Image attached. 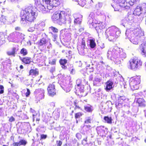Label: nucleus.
<instances>
[{
	"label": "nucleus",
	"instance_id": "37998d69",
	"mask_svg": "<svg viewBox=\"0 0 146 146\" xmlns=\"http://www.w3.org/2000/svg\"><path fill=\"white\" fill-rule=\"evenodd\" d=\"M126 99V98L125 96H120L118 98V101L120 103L123 104Z\"/></svg>",
	"mask_w": 146,
	"mask_h": 146
},
{
	"label": "nucleus",
	"instance_id": "423d86ee",
	"mask_svg": "<svg viewBox=\"0 0 146 146\" xmlns=\"http://www.w3.org/2000/svg\"><path fill=\"white\" fill-rule=\"evenodd\" d=\"M58 77L59 78V80L58 84L66 92H69L72 87V82L66 80L64 78V76L61 74L58 75Z\"/></svg>",
	"mask_w": 146,
	"mask_h": 146
},
{
	"label": "nucleus",
	"instance_id": "c9c22d12",
	"mask_svg": "<svg viewBox=\"0 0 146 146\" xmlns=\"http://www.w3.org/2000/svg\"><path fill=\"white\" fill-rule=\"evenodd\" d=\"M68 69L70 71V73L72 74H74L75 73V70L74 68L73 65L72 64H68Z\"/></svg>",
	"mask_w": 146,
	"mask_h": 146
},
{
	"label": "nucleus",
	"instance_id": "58836bf2",
	"mask_svg": "<svg viewBox=\"0 0 146 146\" xmlns=\"http://www.w3.org/2000/svg\"><path fill=\"white\" fill-rule=\"evenodd\" d=\"M104 119L107 123L109 124H111L112 123V119L111 117L105 116L104 117Z\"/></svg>",
	"mask_w": 146,
	"mask_h": 146
},
{
	"label": "nucleus",
	"instance_id": "0e129e2a",
	"mask_svg": "<svg viewBox=\"0 0 146 146\" xmlns=\"http://www.w3.org/2000/svg\"><path fill=\"white\" fill-rule=\"evenodd\" d=\"M88 18L95 19V14L93 12L91 13L90 14Z\"/></svg>",
	"mask_w": 146,
	"mask_h": 146
},
{
	"label": "nucleus",
	"instance_id": "79ce46f5",
	"mask_svg": "<svg viewBox=\"0 0 146 146\" xmlns=\"http://www.w3.org/2000/svg\"><path fill=\"white\" fill-rule=\"evenodd\" d=\"M102 95L101 92H95V96L97 98V99L98 100H100L101 99H102Z\"/></svg>",
	"mask_w": 146,
	"mask_h": 146
},
{
	"label": "nucleus",
	"instance_id": "6e6d98bb",
	"mask_svg": "<svg viewBox=\"0 0 146 146\" xmlns=\"http://www.w3.org/2000/svg\"><path fill=\"white\" fill-rule=\"evenodd\" d=\"M64 35L66 37H67L69 38H70L71 37L70 34L68 31H66L64 33Z\"/></svg>",
	"mask_w": 146,
	"mask_h": 146
},
{
	"label": "nucleus",
	"instance_id": "6e6552de",
	"mask_svg": "<svg viewBox=\"0 0 146 146\" xmlns=\"http://www.w3.org/2000/svg\"><path fill=\"white\" fill-rule=\"evenodd\" d=\"M129 64L130 69L134 70H138L142 65V62L137 58L131 59L129 61Z\"/></svg>",
	"mask_w": 146,
	"mask_h": 146
},
{
	"label": "nucleus",
	"instance_id": "72a5a7b5",
	"mask_svg": "<svg viewBox=\"0 0 146 146\" xmlns=\"http://www.w3.org/2000/svg\"><path fill=\"white\" fill-rule=\"evenodd\" d=\"M79 17L75 19L74 23L76 25H80L82 22V15H79Z\"/></svg>",
	"mask_w": 146,
	"mask_h": 146
},
{
	"label": "nucleus",
	"instance_id": "4468645a",
	"mask_svg": "<svg viewBox=\"0 0 146 146\" xmlns=\"http://www.w3.org/2000/svg\"><path fill=\"white\" fill-rule=\"evenodd\" d=\"M134 16L133 14H130L125 19H123L121 21V24L124 27L127 25V23L131 25L134 22Z\"/></svg>",
	"mask_w": 146,
	"mask_h": 146
},
{
	"label": "nucleus",
	"instance_id": "f257e3e1",
	"mask_svg": "<svg viewBox=\"0 0 146 146\" xmlns=\"http://www.w3.org/2000/svg\"><path fill=\"white\" fill-rule=\"evenodd\" d=\"M60 0H35L36 8L32 5L27 6L20 12V23L24 26H30L34 22L37 16L36 10L43 13L55 11L56 7L59 5Z\"/></svg>",
	"mask_w": 146,
	"mask_h": 146
},
{
	"label": "nucleus",
	"instance_id": "5701e85b",
	"mask_svg": "<svg viewBox=\"0 0 146 146\" xmlns=\"http://www.w3.org/2000/svg\"><path fill=\"white\" fill-rule=\"evenodd\" d=\"M139 49L141 51V53L146 57V41L145 43L142 44L139 46Z\"/></svg>",
	"mask_w": 146,
	"mask_h": 146
},
{
	"label": "nucleus",
	"instance_id": "338daca9",
	"mask_svg": "<svg viewBox=\"0 0 146 146\" xmlns=\"http://www.w3.org/2000/svg\"><path fill=\"white\" fill-rule=\"evenodd\" d=\"M76 136L78 140H80L81 138L82 135L80 133H76Z\"/></svg>",
	"mask_w": 146,
	"mask_h": 146
},
{
	"label": "nucleus",
	"instance_id": "49530a36",
	"mask_svg": "<svg viewBox=\"0 0 146 146\" xmlns=\"http://www.w3.org/2000/svg\"><path fill=\"white\" fill-rule=\"evenodd\" d=\"M42 90L44 91L43 89L41 88H38L34 92V93L36 95L39 94H42V92L41 91Z\"/></svg>",
	"mask_w": 146,
	"mask_h": 146
},
{
	"label": "nucleus",
	"instance_id": "39448f33",
	"mask_svg": "<svg viewBox=\"0 0 146 146\" xmlns=\"http://www.w3.org/2000/svg\"><path fill=\"white\" fill-rule=\"evenodd\" d=\"M116 4V6H111L114 9L115 11H119L121 7H124L125 9H129L132 7L136 4V0H130L128 2L126 1L125 0H112Z\"/></svg>",
	"mask_w": 146,
	"mask_h": 146
},
{
	"label": "nucleus",
	"instance_id": "69168bd1",
	"mask_svg": "<svg viewBox=\"0 0 146 146\" xmlns=\"http://www.w3.org/2000/svg\"><path fill=\"white\" fill-rule=\"evenodd\" d=\"M15 120V119L13 117H10L9 119V121L10 122H14Z\"/></svg>",
	"mask_w": 146,
	"mask_h": 146
},
{
	"label": "nucleus",
	"instance_id": "2eb2a0df",
	"mask_svg": "<svg viewBox=\"0 0 146 146\" xmlns=\"http://www.w3.org/2000/svg\"><path fill=\"white\" fill-rule=\"evenodd\" d=\"M75 92L77 95L81 97L85 96L86 95V94L84 92V85L75 86Z\"/></svg>",
	"mask_w": 146,
	"mask_h": 146
},
{
	"label": "nucleus",
	"instance_id": "1a4fd4ad",
	"mask_svg": "<svg viewBox=\"0 0 146 146\" xmlns=\"http://www.w3.org/2000/svg\"><path fill=\"white\" fill-rule=\"evenodd\" d=\"M43 37L41 39L38 44L40 45H44L46 46L48 48L50 49L52 47V45L50 43V40L48 38L47 36L45 34L42 35Z\"/></svg>",
	"mask_w": 146,
	"mask_h": 146
},
{
	"label": "nucleus",
	"instance_id": "7c9ffc66",
	"mask_svg": "<svg viewBox=\"0 0 146 146\" xmlns=\"http://www.w3.org/2000/svg\"><path fill=\"white\" fill-rule=\"evenodd\" d=\"M139 37V36L138 35L137 36H135L133 37L132 38H129V40L132 43L135 44H137L139 42V40L138 38Z\"/></svg>",
	"mask_w": 146,
	"mask_h": 146
},
{
	"label": "nucleus",
	"instance_id": "20e7f679",
	"mask_svg": "<svg viewBox=\"0 0 146 146\" xmlns=\"http://www.w3.org/2000/svg\"><path fill=\"white\" fill-rule=\"evenodd\" d=\"M119 29L115 26H112L107 29L105 32L106 37L110 41H115L120 34Z\"/></svg>",
	"mask_w": 146,
	"mask_h": 146
},
{
	"label": "nucleus",
	"instance_id": "052dcab7",
	"mask_svg": "<svg viewBox=\"0 0 146 146\" xmlns=\"http://www.w3.org/2000/svg\"><path fill=\"white\" fill-rule=\"evenodd\" d=\"M51 34L52 35V36L54 38L53 40L54 41H56L58 36L56 34Z\"/></svg>",
	"mask_w": 146,
	"mask_h": 146
},
{
	"label": "nucleus",
	"instance_id": "a211bd4d",
	"mask_svg": "<svg viewBox=\"0 0 146 146\" xmlns=\"http://www.w3.org/2000/svg\"><path fill=\"white\" fill-rule=\"evenodd\" d=\"M55 82H53L52 84H50L47 88L48 94L51 96H53L56 95V89H55Z\"/></svg>",
	"mask_w": 146,
	"mask_h": 146
},
{
	"label": "nucleus",
	"instance_id": "9b49d317",
	"mask_svg": "<svg viewBox=\"0 0 146 146\" xmlns=\"http://www.w3.org/2000/svg\"><path fill=\"white\" fill-rule=\"evenodd\" d=\"M88 23L89 24L91 25L94 27H95L98 32H101L102 29L104 28L102 27L101 25L99 23L98 21H96L95 19L88 18Z\"/></svg>",
	"mask_w": 146,
	"mask_h": 146
},
{
	"label": "nucleus",
	"instance_id": "412c9836",
	"mask_svg": "<svg viewBox=\"0 0 146 146\" xmlns=\"http://www.w3.org/2000/svg\"><path fill=\"white\" fill-rule=\"evenodd\" d=\"M106 87L105 89L106 91L109 92L112 89L113 86V82L109 80L106 83Z\"/></svg>",
	"mask_w": 146,
	"mask_h": 146
},
{
	"label": "nucleus",
	"instance_id": "6ab92c4d",
	"mask_svg": "<svg viewBox=\"0 0 146 146\" xmlns=\"http://www.w3.org/2000/svg\"><path fill=\"white\" fill-rule=\"evenodd\" d=\"M17 31H14L10 34L8 36V38L9 41L16 42L17 40Z\"/></svg>",
	"mask_w": 146,
	"mask_h": 146
},
{
	"label": "nucleus",
	"instance_id": "bb28decb",
	"mask_svg": "<svg viewBox=\"0 0 146 146\" xmlns=\"http://www.w3.org/2000/svg\"><path fill=\"white\" fill-rule=\"evenodd\" d=\"M92 119L90 117H87L86 118V120L85 121V125L83 127V128L86 127L88 129L90 128L91 126L90 125H87L90 123H91Z\"/></svg>",
	"mask_w": 146,
	"mask_h": 146
},
{
	"label": "nucleus",
	"instance_id": "ea45409f",
	"mask_svg": "<svg viewBox=\"0 0 146 146\" xmlns=\"http://www.w3.org/2000/svg\"><path fill=\"white\" fill-rule=\"evenodd\" d=\"M17 40H19L20 39L23 40L25 38V35L20 33L18 32L17 31Z\"/></svg>",
	"mask_w": 146,
	"mask_h": 146
},
{
	"label": "nucleus",
	"instance_id": "8fccbe9b",
	"mask_svg": "<svg viewBox=\"0 0 146 146\" xmlns=\"http://www.w3.org/2000/svg\"><path fill=\"white\" fill-rule=\"evenodd\" d=\"M84 109L86 111L88 112H91L92 111V110L90 106H85Z\"/></svg>",
	"mask_w": 146,
	"mask_h": 146
},
{
	"label": "nucleus",
	"instance_id": "4be33fe9",
	"mask_svg": "<svg viewBox=\"0 0 146 146\" xmlns=\"http://www.w3.org/2000/svg\"><path fill=\"white\" fill-rule=\"evenodd\" d=\"M18 50V47H13L12 48L11 50L7 52V54L9 56H15V54L17 53Z\"/></svg>",
	"mask_w": 146,
	"mask_h": 146
},
{
	"label": "nucleus",
	"instance_id": "f704fd0d",
	"mask_svg": "<svg viewBox=\"0 0 146 146\" xmlns=\"http://www.w3.org/2000/svg\"><path fill=\"white\" fill-rule=\"evenodd\" d=\"M59 62L61 65H62V67L63 69H66L67 68V66L65 65V64L67 63V60H66L61 59L59 60Z\"/></svg>",
	"mask_w": 146,
	"mask_h": 146
},
{
	"label": "nucleus",
	"instance_id": "13d9d810",
	"mask_svg": "<svg viewBox=\"0 0 146 146\" xmlns=\"http://www.w3.org/2000/svg\"><path fill=\"white\" fill-rule=\"evenodd\" d=\"M4 92V87L2 85H0V94H3Z\"/></svg>",
	"mask_w": 146,
	"mask_h": 146
},
{
	"label": "nucleus",
	"instance_id": "e2e57ef3",
	"mask_svg": "<svg viewBox=\"0 0 146 146\" xmlns=\"http://www.w3.org/2000/svg\"><path fill=\"white\" fill-rule=\"evenodd\" d=\"M47 135L44 134H41L40 135V140L45 139L47 137Z\"/></svg>",
	"mask_w": 146,
	"mask_h": 146
},
{
	"label": "nucleus",
	"instance_id": "aec40b11",
	"mask_svg": "<svg viewBox=\"0 0 146 146\" xmlns=\"http://www.w3.org/2000/svg\"><path fill=\"white\" fill-rule=\"evenodd\" d=\"M26 140L24 139H20L17 142H14L13 143V146H25L27 144Z\"/></svg>",
	"mask_w": 146,
	"mask_h": 146
},
{
	"label": "nucleus",
	"instance_id": "f8f14e48",
	"mask_svg": "<svg viewBox=\"0 0 146 146\" xmlns=\"http://www.w3.org/2000/svg\"><path fill=\"white\" fill-rule=\"evenodd\" d=\"M138 29H134L133 28H130L127 29L125 33V35L127 38H131L135 36H137L139 35Z\"/></svg>",
	"mask_w": 146,
	"mask_h": 146
},
{
	"label": "nucleus",
	"instance_id": "393cba45",
	"mask_svg": "<svg viewBox=\"0 0 146 146\" xmlns=\"http://www.w3.org/2000/svg\"><path fill=\"white\" fill-rule=\"evenodd\" d=\"M19 58L22 62L26 64H29L32 61L31 58L29 57H25L22 58L19 56Z\"/></svg>",
	"mask_w": 146,
	"mask_h": 146
},
{
	"label": "nucleus",
	"instance_id": "680f3d73",
	"mask_svg": "<svg viewBox=\"0 0 146 146\" xmlns=\"http://www.w3.org/2000/svg\"><path fill=\"white\" fill-rule=\"evenodd\" d=\"M119 82H120V84H123L124 85V83L123 82L124 81V79L121 76H119Z\"/></svg>",
	"mask_w": 146,
	"mask_h": 146
},
{
	"label": "nucleus",
	"instance_id": "c85d7f7f",
	"mask_svg": "<svg viewBox=\"0 0 146 146\" xmlns=\"http://www.w3.org/2000/svg\"><path fill=\"white\" fill-rule=\"evenodd\" d=\"M38 74V69L35 68L31 69L29 72V75L33 76H36Z\"/></svg>",
	"mask_w": 146,
	"mask_h": 146
},
{
	"label": "nucleus",
	"instance_id": "9d476101",
	"mask_svg": "<svg viewBox=\"0 0 146 146\" xmlns=\"http://www.w3.org/2000/svg\"><path fill=\"white\" fill-rule=\"evenodd\" d=\"M85 38H84L78 43L77 49L80 54L82 55L85 54Z\"/></svg>",
	"mask_w": 146,
	"mask_h": 146
},
{
	"label": "nucleus",
	"instance_id": "0eeeda50",
	"mask_svg": "<svg viewBox=\"0 0 146 146\" xmlns=\"http://www.w3.org/2000/svg\"><path fill=\"white\" fill-rule=\"evenodd\" d=\"M140 82V76H136L130 78L129 80V84L131 89L132 90H134L138 89Z\"/></svg>",
	"mask_w": 146,
	"mask_h": 146
},
{
	"label": "nucleus",
	"instance_id": "e433bc0d",
	"mask_svg": "<svg viewBox=\"0 0 146 146\" xmlns=\"http://www.w3.org/2000/svg\"><path fill=\"white\" fill-rule=\"evenodd\" d=\"M58 32V29L52 26L49 27L48 28V32L49 33L51 34H53L52 32L54 33H57Z\"/></svg>",
	"mask_w": 146,
	"mask_h": 146
},
{
	"label": "nucleus",
	"instance_id": "4c0bfd02",
	"mask_svg": "<svg viewBox=\"0 0 146 146\" xmlns=\"http://www.w3.org/2000/svg\"><path fill=\"white\" fill-rule=\"evenodd\" d=\"M41 92H42V94L36 95V96L38 101H40V100L43 99L44 98V91L42 90Z\"/></svg>",
	"mask_w": 146,
	"mask_h": 146
},
{
	"label": "nucleus",
	"instance_id": "3c124183",
	"mask_svg": "<svg viewBox=\"0 0 146 146\" xmlns=\"http://www.w3.org/2000/svg\"><path fill=\"white\" fill-rule=\"evenodd\" d=\"M123 104L122 103L118 102V103H117L115 104V107L117 109H119L122 107Z\"/></svg>",
	"mask_w": 146,
	"mask_h": 146
},
{
	"label": "nucleus",
	"instance_id": "7ed1b4c3",
	"mask_svg": "<svg viewBox=\"0 0 146 146\" xmlns=\"http://www.w3.org/2000/svg\"><path fill=\"white\" fill-rule=\"evenodd\" d=\"M71 11L68 9L65 11L55 12L52 17V19L54 23H57L59 25H62L66 24L67 21L71 22Z\"/></svg>",
	"mask_w": 146,
	"mask_h": 146
},
{
	"label": "nucleus",
	"instance_id": "a19ab883",
	"mask_svg": "<svg viewBox=\"0 0 146 146\" xmlns=\"http://www.w3.org/2000/svg\"><path fill=\"white\" fill-rule=\"evenodd\" d=\"M7 17H6L2 15L0 18V21L4 24H6L8 23L7 21Z\"/></svg>",
	"mask_w": 146,
	"mask_h": 146
},
{
	"label": "nucleus",
	"instance_id": "f3484780",
	"mask_svg": "<svg viewBox=\"0 0 146 146\" xmlns=\"http://www.w3.org/2000/svg\"><path fill=\"white\" fill-rule=\"evenodd\" d=\"M142 93L139 92L135 94V98L137 99V102L138 104V105L141 107H145L146 106L145 102L143 99L142 98H138L139 96H141Z\"/></svg>",
	"mask_w": 146,
	"mask_h": 146
},
{
	"label": "nucleus",
	"instance_id": "603ef678",
	"mask_svg": "<svg viewBox=\"0 0 146 146\" xmlns=\"http://www.w3.org/2000/svg\"><path fill=\"white\" fill-rule=\"evenodd\" d=\"M82 80L80 79H78L76 80V86H80V85H83L82 84Z\"/></svg>",
	"mask_w": 146,
	"mask_h": 146
},
{
	"label": "nucleus",
	"instance_id": "5fc2aeb1",
	"mask_svg": "<svg viewBox=\"0 0 146 146\" xmlns=\"http://www.w3.org/2000/svg\"><path fill=\"white\" fill-rule=\"evenodd\" d=\"M90 64H88L87 66L86 70L87 72H91L93 71L94 69L90 68Z\"/></svg>",
	"mask_w": 146,
	"mask_h": 146
},
{
	"label": "nucleus",
	"instance_id": "864d4df0",
	"mask_svg": "<svg viewBox=\"0 0 146 146\" xmlns=\"http://www.w3.org/2000/svg\"><path fill=\"white\" fill-rule=\"evenodd\" d=\"M2 64L4 65H7V64H10L11 63V60L9 59H6L4 62H2Z\"/></svg>",
	"mask_w": 146,
	"mask_h": 146
},
{
	"label": "nucleus",
	"instance_id": "4d7b16f0",
	"mask_svg": "<svg viewBox=\"0 0 146 146\" xmlns=\"http://www.w3.org/2000/svg\"><path fill=\"white\" fill-rule=\"evenodd\" d=\"M73 104L74 106H75L74 108V110H76L77 109H80V107L78 105V104L76 102V101H74V102Z\"/></svg>",
	"mask_w": 146,
	"mask_h": 146
},
{
	"label": "nucleus",
	"instance_id": "a18cd8bd",
	"mask_svg": "<svg viewBox=\"0 0 146 146\" xmlns=\"http://www.w3.org/2000/svg\"><path fill=\"white\" fill-rule=\"evenodd\" d=\"M142 9V12L143 13H146V3H143L141 6H140Z\"/></svg>",
	"mask_w": 146,
	"mask_h": 146
},
{
	"label": "nucleus",
	"instance_id": "cd10ccee",
	"mask_svg": "<svg viewBox=\"0 0 146 146\" xmlns=\"http://www.w3.org/2000/svg\"><path fill=\"white\" fill-rule=\"evenodd\" d=\"M101 78L98 76L96 77L93 82L94 85L97 86H100L101 84Z\"/></svg>",
	"mask_w": 146,
	"mask_h": 146
},
{
	"label": "nucleus",
	"instance_id": "c03bdc74",
	"mask_svg": "<svg viewBox=\"0 0 146 146\" xmlns=\"http://www.w3.org/2000/svg\"><path fill=\"white\" fill-rule=\"evenodd\" d=\"M20 53L23 56H25L27 54L28 52L27 50L23 48L21 49Z\"/></svg>",
	"mask_w": 146,
	"mask_h": 146
},
{
	"label": "nucleus",
	"instance_id": "bf43d9fd",
	"mask_svg": "<svg viewBox=\"0 0 146 146\" xmlns=\"http://www.w3.org/2000/svg\"><path fill=\"white\" fill-rule=\"evenodd\" d=\"M87 137H86L85 138H84L82 141V143L84 145H86L87 143Z\"/></svg>",
	"mask_w": 146,
	"mask_h": 146
},
{
	"label": "nucleus",
	"instance_id": "b1692460",
	"mask_svg": "<svg viewBox=\"0 0 146 146\" xmlns=\"http://www.w3.org/2000/svg\"><path fill=\"white\" fill-rule=\"evenodd\" d=\"M144 14L142 12V9L140 6L137 7L133 12V14L135 15H139L141 14Z\"/></svg>",
	"mask_w": 146,
	"mask_h": 146
},
{
	"label": "nucleus",
	"instance_id": "2f4dec72",
	"mask_svg": "<svg viewBox=\"0 0 146 146\" xmlns=\"http://www.w3.org/2000/svg\"><path fill=\"white\" fill-rule=\"evenodd\" d=\"M112 105V104L111 103V102L110 101L107 102L104 105L105 106H106L107 107H106L103 108L104 106H102V111L103 110L104 111H106L108 108H111Z\"/></svg>",
	"mask_w": 146,
	"mask_h": 146
},
{
	"label": "nucleus",
	"instance_id": "a878e982",
	"mask_svg": "<svg viewBox=\"0 0 146 146\" xmlns=\"http://www.w3.org/2000/svg\"><path fill=\"white\" fill-rule=\"evenodd\" d=\"M45 26V23L44 22H42L39 24H35L34 26L36 29L42 31L43 30V28Z\"/></svg>",
	"mask_w": 146,
	"mask_h": 146
},
{
	"label": "nucleus",
	"instance_id": "f03ea898",
	"mask_svg": "<svg viewBox=\"0 0 146 146\" xmlns=\"http://www.w3.org/2000/svg\"><path fill=\"white\" fill-rule=\"evenodd\" d=\"M107 57L108 59L113 60L116 64H120L123 61V59L126 57V54L123 52L122 48L117 46L112 47L110 48L107 53Z\"/></svg>",
	"mask_w": 146,
	"mask_h": 146
},
{
	"label": "nucleus",
	"instance_id": "774afa93",
	"mask_svg": "<svg viewBox=\"0 0 146 146\" xmlns=\"http://www.w3.org/2000/svg\"><path fill=\"white\" fill-rule=\"evenodd\" d=\"M35 29V27L34 26V27H31L29 28L28 29V31L30 32H32L34 31Z\"/></svg>",
	"mask_w": 146,
	"mask_h": 146
},
{
	"label": "nucleus",
	"instance_id": "de8ad7c7",
	"mask_svg": "<svg viewBox=\"0 0 146 146\" xmlns=\"http://www.w3.org/2000/svg\"><path fill=\"white\" fill-rule=\"evenodd\" d=\"M83 114L80 112H79L75 113V117L76 119L80 118L82 115Z\"/></svg>",
	"mask_w": 146,
	"mask_h": 146
},
{
	"label": "nucleus",
	"instance_id": "473e14b6",
	"mask_svg": "<svg viewBox=\"0 0 146 146\" xmlns=\"http://www.w3.org/2000/svg\"><path fill=\"white\" fill-rule=\"evenodd\" d=\"M78 3V4L82 7H84L87 3L88 0H72Z\"/></svg>",
	"mask_w": 146,
	"mask_h": 146
},
{
	"label": "nucleus",
	"instance_id": "dca6fc26",
	"mask_svg": "<svg viewBox=\"0 0 146 146\" xmlns=\"http://www.w3.org/2000/svg\"><path fill=\"white\" fill-rule=\"evenodd\" d=\"M87 43L88 46L92 49H96L97 47V44L96 40L91 37H88L87 39Z\"/></svg>",
	"mask_w": 146,
	"mask_h": 146
},
{
	"label": "nucleus",
	"instance_id": "09e8293b",
	"mask_svg": "<svg viewBox=\"0 0 146 146\" xmlns=\"http://www.w3.org/2000/svg\"><path fill=\"white\" fill-rule=\"evenodd\" d=\"M103 5L102 2H99L98 4L96 5V7L98 10H99L102 8Z\"/></svg>",
	"mask_w": 146,
	"mask_h": 146
},
{
	"label": "nucleus",
	"instance_id": "ddd939ff",
	"mask_svg": "<svg viewBox=\"0 0 146 146\" xmlns=\"http://www.w3.org/2000/svg\"><path fill=\"white\" fill-rule=\"evenodd\" d=\"M96 130L98 134L102 137L106 136L108 133V129L103 126H97Z\"/></svg>",
	"mask_w": 146,
	"mask_h": 146
},
{
	"label": "nucleus",
	"instance_id": "c756f323",
	"mask_svg": "<svg viewBox=\"0 0 146 146\" xmlns=\"http://www.w3.org/2000/svg\"><path fill=\"white\" fill-rule=\"evenodd\" d=\"M23 125L21 123L19 122L17 125V131L19 133H23L24 131V129L23 128Z\"/></svg>",
	"mask_w": 146,
	"mask_h": 146
}]
</instances>
